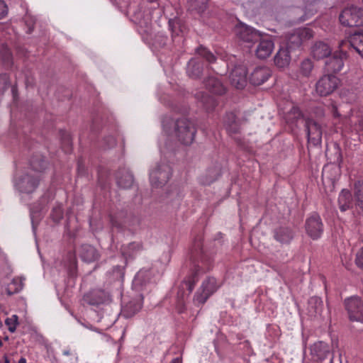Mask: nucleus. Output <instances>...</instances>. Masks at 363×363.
<instances>
[{"label": "nucleus", "mask_w": 363, "mask_h": 363, "mask_svg": "<svg viewBox=\"0 0 363 363\" xmlns=\"http://www.w3.org/2000/svg\"><path fill=\"white\" fill-rule=\"evenodd\" d=\"M45 165L46 162L44 160L33 159L30 162V169L16 174L13 180V186L22 200L29 197L37 189L41 179L39 172L45 168Z\"/></svg>", "instance_id": "1"}, {"label": "nucleus", "mask_w": 363, "mask_h": 363, "mask_svg": "<svg viewBox=\"0 0 363 363\" xmlns=\"http://www.w3.org/2000/svg\"><path fill=\"white\" fill-rule=\"evenodd\" d=\"M196 133V129L194 123L187 119L178 120L175 123L174 136L184 145H189L191 144Z\"/></svg>", "instance_id": "2"}, {"label": "nucleus", "mask_w": 363, "mask_h": 363, "mask_svg": "<svg viewBox=\"0 0 363 363\" xmlns=\"http://www.w3.org/2000/svg\"><path fill=\"white\" fill-rule=\"evenodd\" d=\"M172 169L167 164H157L150 170V182L155 189L162 188L168 182Z\"/></svg>", "instance_id": "3"}, {"label": "nucleus", "mask_w": 363, "mask_h": 363, "mask_svg": "<svg viewBox=\"0 0 363 363\" xmlns=\"http://www.w3.org/2000/svg\"><path fill=\"white\" fill-rule=\"evenodd\" d=\"M339 18L341 24L345 26H360L363 24V10L356 6L345 8Z\"/></svg>", "instance_id": "4"}, {"label": "nucleus", "mask_w": 363, "mask_h": 363, "mask_svg": "<svg viewBox=\"0 0 363 363\" xmlns=\"http://www.w3.org/2000/svg\"><path fill=\"white\" fill-rule=\"evenodd\" d=\"M339 79L333 74H325L321 77L315 84V91L318 95L326 96L331 94L338 87Z\"/></svg>", "instance_id": "5"}, {"label": "nucleus", "mask_w": 363, "mask_h": 363, "mask_svg": "<svg viewBox=\"0 0 363 363\" xmlns=\"http://www.w3.org/2000/svg\"><path fill=\"white\" fill-rule=\"evenodd\" d=\"M349 319L352 322L363 323V301L359 297H351L345 301Z\"/></svg>", "instance_id": "6"}, {"label": "nucleus", "mask_w": 363, "mask_h": 363, "mask_svg": "<svg viewBox=\"0 0 363 363\" xmlns=\"http://www.w3.org/2000/svg\"><path fill=\"white\" fill-rule=\"evenodd\" d=\"M236 36L243 42L256 43L261 39V33L255 29L245 24L240 23L235 28Z\"/></svg>", "instance_id": "7"}, {"label": "nucleus", "mask_w": 363, "mask_h": 363, "mask_svg": "<svg viewBox=\"0 0 363 363\" xmlns=\"http://www.w3.org/2000/svg\"><path fill=\"white\" fill-rule=\"evenodd\" d=\"M229 79L231 84L238 89L247 84V69L243 65L235 67L230 72Z\"/></svg>", "instance_id": "8"}, {"label": "nucleus", "mask_w": 363, "mask_h": 363, "mask_svg": "<svg viewBox=\"0 0 363 363\" xmlns=\"http://www.w3.org/2000/svg\"><path fill=\"white\" fill-rule=\"evenodd\" d=\"M306 230L308 235L313 239H318L323 233V223L317 214L309 217L306 223Z\"/></svg>", "instance_id": "9"}, {"label": "nucleus", "mask_w": 363, "mask_h": 363, "mask_svg": "<svg viewBox=\"0 0 363 363\" xmlns=\"http://www.w3.org/2000/svg\"><path fill=\"white\" fill-rule=\"evenodd\" d=\"M193 274L192 277H189L187 280H185L181 285V289L179 292L178 296L180 298H184L185 295L190 294L194 288V285L197 281L196 279V276L200 272H203L201 267L199 264L193 263L192 266Z\"/></svg>", "instance_id": "10"}, {"label": "nucleus", "mask_w": 363, "mask_h": 363, "mask_svg": "<svg viewBox=\"0 0 363 363\" xmlns=\"http://www.w3.org/2000/svg\"><path fill=\"white\" fill-rule=\"evenodd\" d=\"M256 49V55L259 59H265L272 54L274 45L269 36L261 35V39Z\"/></svg>", "instance_id": "11"}, {"label": "nucleus", "mask_w": 363, "mask_h": 363, "mask_svg": "<svg viewBox=\"0 0 363 363\" xmlns=\"http://www.w3.org/2000/svg\"><path fill=\"white\" fill-rule=\"evenodd\" d=\"M219 287L216 279L213 277L206 279L201 285V292L198 296L199 302L204 303Z\"/></svg>", "instance_id": "12"}, {"label": "nucleus", "mask_w": 363, "mask_h": 363, "mask_svg": "<svg viewBox=\"0 0 363 363\" xmlns=\"http://www.w3.org/2000/svg\"><path fill=\"white\" fill-rule=\"evenodd\" d=\"M346 58V52L340 50L335 52L332 57L325 62L326 69L328 72H338L342 70L344 66V60Z\"/></svg>", "instance_id": "13"}, {"label": "nucleus", "mask_w": 363, "mask_h": 363, "mask_svg": "<svg viewBox=\"0 0 363 363\" xmlns=\"http://www.w3.org/2000/svg\"><path fill=\"white\" fill-rule=\"evenodd\" d=\"M306 127L308 141L314 145L320 144L322 138L320 126L313 120L309 119L306 121Z\"/></svg>", "instance_id": "14"}, {"label": "nucleus", "mask_w": 363, "mask_h": 363, "mask_svg": "<svg viewBox=\"0 0 363 363\" xmlns=\"http://www.w3.org/2000/svg\"><path fill=\"white\" fill-rule=\"evenodd\" d=\"M142 306L143 297L138 295L134 299L123 306L121 315L125 318H131L141 309Z\"/></svg>", "instance_id": "15"}, {"label": "nucleus", "mask_w": 363, "mask_h": 363, "mask_svg": "<svg viewBox=\"0 0 363 363\" xmlns=\"http://www.w3.org/2000/svg\"><path fill=\"white\" fill-rule=\"evenodd\" d=\"M271 76V71L267 67H259L252 72L250 81L255 85H260Z\"/></svg>", "instance_id": "16"}, {"label": "nucleus", "mask_w": 363, "mask_h": 363, "mask_svg": "<svg viewBox=\"0 0 363 363\" xmlns=\"http://www.w3.org/2000/svg\"><path fill=\"white\" fill-rule=\"evenodd\" d=\"M77 253L81 259L86 262H94L99 257L98 251L93 246L89 245H82L79 248Z\"/></svg>", "instance_id": "17"}, {"label": "nucleus", "mask_w": 363, "mask_h": 363, "mask_svg": "<svg viewBox=\"0 0 363 363\" xmlns=\"http://www.w3.org/2000/svg\"><path fill=\"white\" fill-rule=\"evenodd\" d=\"M205 86L211 92L216 94L221 95L225 92V86L217 77H209L205 82Z\"/></svg>", "instance_id": "18"}, {"label": "nucleus", "mask_w": 363, "mask_h": 363, "mask_svg": "<svg viewBox=\"0 0 363 363\" xmlns=\"http://www.w3.org/2000/svg\"><path fill=\"white\" fill-rule=\"evenodd\" d=\"M311 353L317 359H323L329 353V346L323 342H315L311 347Z\"/></svg>", "instance_id": "19"}, {"label": "nucleus", "mask_w": 363, "mask_h": 363, "mask_svg": "<svg viewBox=\"0 0 363 363\" xmlns=\"http://www.w3.org/2000/svg\"><path fill=\"white\" fill-rule=\"evenodd\" d=\"M169 25L172 30V37L173 41L176 43H180L183 37V30L179 21L177 18L169 20Z\"/></svg>", "instance_id": "20"}, {"label": "nucleus", "mask_w": 363, "mask_h": 363, "mask_svg": "<svg viewBox=\"0 0 363 363\" xmlns=\"http://www.w3.org/2000/svg\"><path fill=\"white\" fill-rule=\"evenodd\" d=\"M311 52L313 57L320 60L328 57L331 52V49L326 43L318 42L313 45Z\"/></svg>", "instance_id": "21"}, {"label": "nucleus", "mask_w": 363, "mask_h": 363, "mask_svg": "<svg viewBox=\"0 0 363 363\" xmlns=\"http://www.w3.org/2000/svg\"><path fill=\"white\" fill-rule=\"evenodd\" d=\"M289 48H281L279 49L274 57V62L279 67L283 68L287 67L291 61Z\"/></svg>", "instance_id": "22"}, {"label": "nucleus", "mask_w": 363, "mask_h": 363, "mask_svg": "<svg viewBox=\"0 0 363 363\" xmlns=\"http://www.w3.org/2000/svg\"><path fill=\"white\" fill-rule=\"evenodd\" d=\"M351 46L363 57V32H355L350 36Z\"/></svg>", "instance_id": "23"}, {"label": "nucleus", "mask_w": 363, "mask_h": 363, "mask_svg": "<svg viewBox=\"0 0 363 363\" xmlns=\"http://www.w3.org/2000/svg\"><path fill=\"white\" fill-rule=\"evenodd\" d=\"M224 123L225 128L230 133H238L240 130V123L233 113H229L226 115Z\"/></svg>", "instance_id": "24"}, {"label": "nucleus", "mask_w": 363, "mask_h": 363, "mask_svg": "<svg viewBox=\"0 0 363 363\" xmlns=\"http://www.w3.org/2000/svg\"><path fill=\"white\" fill-rule=\"evenodd\" d=\"M203 66L201 62L196 58L189 60L187 65V73L189 77L197 78L200 76L202 72Z\"/></svg>", "instance_id": "25"}, {"label": "nucleus", "mask_w": 363, "mask_h": 363, "mask_svg": "<svg viewBox=\"0 0 363 363\" xmlns=\"http://www.w3.org/2000/svg\"><path fill=\"white\" fill-rule=\"evenodd\" d=\"M339 207L342 211H345L352 205V196L350 191L343 189L338 197Z\"/></svg>", "instance_id": "26"}, {"label": "nucleus", "mask_w": 363, "mask_h": 363, "mask_svg": "<svg viewBox=\"0 0 363 363\" xmlns=\"http://www.w3.org/2000/svg\"><path fill=\"white\" fill-rule=\"evenodd\" d=\"M117 184L121 188H129L133 183V177L128 171H124L123 174L118 173L116 176Z\"/></svg>", "instance_id": "27"}, {"label": "nucleus", "mask_w": 363, "mask_h": 363, "mask_svg": "<svg viewBox=\"0 0 363 363\" xmlns=\"http://www.w3.org/2000/svg\"><path fill=\"white\" fill-rule=\"evenodd\" d=\"M275 239L282 243H288L293 238V233L287 228H280L274 233Z\"/></svg>", "instance_id": "28"}, {"label": "nucleus", "mask_w": 363, "mask_h": 363, "mask_svg": "<svg viewBox=\"0 0 363 363\" xmlns=\"http://www.w3.org/2000/svg\"><path fill=\"white\" fill-rule=\"evenodd\" d=\"M354 200L357 207L363 208V181H359L354 184Z\"/></svg>", "instance_id": "29"}, {"label": "nucleus", "mask_w": 363, "mask_h": 363, "mask_svg": "<svg viewBox=\"0 0 363 363\" xmlns=\"http://www.w3.org/2000/svg\"><path fill=\"white\" fill-rule=\"evenodd\" d=\"M25 279L23 277H16L8 285L6 291L11 295L15 293H18L22 290L23 287V281Z\"/></svg>", "instance_id": "30"}, {"label": "nucleus", "mask_w": 363, "mask_h": 363, "mask_svg": "<svg viewBox=\"0 0 363 363\" xmlns=\"http://www.w3.org/2000/svg\"><path fill=\"white\" fill-rule=\"evenodd\" d=\"M299 38L301 42L309 40L313 36V30L309 28H300L295 30V37Z\"/></svg>", "instance_id": "31"}, {"label": "nucleus", "mask_w": 363, "mask_h": 363, "mask_svg": "<svg viewBox=\"0 0 363 363\" xmlns=\"http://www.w3.org/2000/svg\"><path fill=\"white\" fill-rule=\"evenodd\" d=\"M141 246L138 242L130 243L128 246H123L121 249L123 255L127 258L133 255L134 252L140 250Z\"/></svg>", "instance_id": "32"}, {"label": "nucleus", "mask_w": 363, "mask_h": 363, "mask_svg": "<svg viewBox=\"0 0 363 363\" xmlns=\"http://www.w3.org/2000/svg\"><path fill=\"white\" fill-rule=\"evenodd\" d=\"M208 0H189V7L192 10H196L199 13L203 12L207 6Z\"/></svg>", "instance_id": "33"}, {"label": "nucleus", "mask_w": 363, "mask_h": 363, "mask_svg": "<svg viewBox=\"0 0 363 363\" xmlns=\"http://www.w3.org/2000/svg\"><path fill=\"white\" fill-rule=\"evenodd\" d=\"M313 68V62L309 59L304 60L301 64V72L305 77L310 76Z\"/></svg>", "instance_id": "34"}, {"label": "nucleus", "mask_w": 363, "mask_h": 363, "mask_svg": "<svg viewBox=\"0 0 363 363\" xmlns=\"http://www.w3.org/2000/svg\"><path fill=\"white\" fill-rule=\"evenodd\" d=\"M301 117L302 113L300 109L296 106H294L288 113L286 116V121L288 123H294L295 121L300 119Z\"/></svg>", "instance_id": "35"}, {"label": "nucleus", "mask_w": 363, "mask_h": 363, "mask_svg": "<svg viewBox=\"0 0 363 363\" xmlns=\"http://www.w3.org/2000/svg\"><path fill=\"white\" fill-rule=\"evenodd\" d=\"M197 53L201 57L205 58L210 63L213 62L216 60V57L206 48L201 47L198 48Z\"/></svg>", "instance_id": "36"}, {"label": "nucleus", "mask_w": 363, "mask_h": 363, "mask_svg": "<svg viewBox=\"0 0 363 363\" xmlns=\"http://www.w3.org/2000/svg\"><path fill=\"white\" fill-rule=\"evenodd\" d=\"M6 325L8 326V329L11 333H14L18 325V316L13 315L9 318H7L5 320Z\"/></svg>", "instance_id": "37"}, {"label": "nucleus", "mask_w": 363, "mask_h": 363, "mask_svg": "<svg viewBox=\"0 0 363 363\" xmlns=\"http://www.w3.org/2000/svg\"><path fill=\"white\" fill-rule=\"evenodd\" d=\"M310 306L313 307L315 306L314 312L315 314H320L321 308L323 307V301L318 297H312L310 298L308 302Z\"/></svg>", "instance_id": "38"}, {"label": "nucleus", "mask_w": 363, "mask_h": 363, "mask_svg": "<svg viewBox=\"0 0 363 363\" xmlns=\"http://www.w3.org/2000/svg\"><path fill=\"white\" fill-rule=\"evenodd\" d=\"M301 44V40L299 38L295 37V31L290 35L288 38V48L289 50L296 46H299Z\"/></svg>", "instance_id": "39"}, {"label": "nucleus", "mask_w": 363, "mask_h": 363, "mask_svg": "<svg viewBox=\"0 0 363 363\" xmlns=\"http://www.w3.org/2000/svg\"><path fill=\"white\" fill-rule=\"evenodd\" d=\"M43 208H40V210H35L33 208H30V218L33 224V227L34 228V225L35 222H38L40 216V212Z\"/></svg>", "instance_id": "40"}, {"label": "nucleus", "mask_w": 363, "mask_h": 363, "mask_svg": "<svg viewBox=\"0 0 363 363\" xmlns=\"http://www.w3.org/2000/svg\"><path fill=\"white\" fill-rule=\"evenodd\" d=\"M8 87V78L6 74L0 76V94L3 93Z\"/></svg>", "instance_id": "41"}, {"label": "nucleus", "mask_w": 363, "mask_h": 363, "mask_svg": "<svg viewBox=\"0 0 363 363\" xmlns=\"http://www.w3.org/2000/svg\"><path fill=\"white\" fill-rule=\"evenodd\" d=\"M331 169V167L329 166V165H326L323 167V173H322V178H323V182H325V180L327 179H329V180H331L332 182V184L334 183V181H335V179H332L330 177V176L328 175V171Z\"/></svg>", "instance_id": "42"}, {"label": "nucleus", "mask_w": 363, "mask_h": 363, "mask_svg": "<svg viewBox=\"0 0 363 363\" xmlns=\"http://www.w3.org/2000/svg\"><path fill=\"white\" fill-rule=\"evenodd\" d=\"M356 264L361 268H363V247L357 253Z\"/></svg>", "instance_id": "43"}, {"label": "nucleus", "mask_w": 363, "mask_h": 363, "mask_svg": "<svg viewBox=\"0 0 363 363\" xmlns=\"http://www.w3.org/2000/svg\"><path fill=\"white\" fill-rule=\"evenodd\" d=\"M7 6L5 2L2 0H0V19L6 16L7 14Z\"/></svg>", "instance_id": "44"}, {"label": "nucleus", "mask_w": 363, "mask_h": 363, "mask_svg": "<svg viewBox=\"0 0 363 363\" xmlns=\"http://www.w3.org/2000/svg\"><path fill=\"white\" fill-rule=\"evenodd\" d=\"M52 216L55 221L59 220L62 217V211L61 208H57L55 209Z\"/></svg>", "instance_id": "45"}, {"label": "nucleus", "mask_w": 363, "mask_h": 363, "mask_svg": "<svg viewBox=\"0 0 363 363\" xmlns=\"http://www.w3.org/2000/svg\"><path fill=\"white\" fill-rule=\"evenodd\" d=\"M354 130L357 133H362V135H363V118L359 121L358 125H355Z\"/></svg>", "instance_id": "46"}, {"label": "nucleus", "mask_w": 363, "mask_h": 363, "mask_svg": "<svg viewBox=\"0 0 363 363\" xmlns=\"http://www.w3.org/2000/svg\"><path fill=\"white\" fill-rule=\"evenodd\" d=\"M169 123H172V121L170 119L168 121H166L164 120L162 121V128L164 132H165L167 134L169 133Z\"/></svg>", "instance_id": "47"}, {"label": "nucleus", "mask_w": 363, "mask_h": 363, "mask_svg": "<svg viewBox=\"0 0 363 363\" xmlns=\"http://www.w3.org/2000/svg\"><path fill=\"white\" fill-rule=\"evenodd\" d=\"M114 272H116V278L122 277L123 275V269L121 267L117 266L114 268Z\"/></svg>", "instance_id": "48"}, {"label": "nucleus", "mask_w": 363, "mask_h": 363, "mask_svg": "<svg viewBox=\"0 0 363 363\" xmlns=\"http://www.w3.org/2000/svg\"><path fill=\"white\" fill-rule=\"evenodd\" d=\"M107 140H108L107 144L108 147H111L115 145L116 140L113 137H109Z\"/></svg>", "instance_id": "49"}, {"label": "nucleus", "mask_w": 363, "mask_h": 363, "mask_svg": "<svg viewBox=\"0 0 363 363\" xmlns=\"http://www.w3.org/2000/svg\"><path fill=\"white\" fill-rule=\"evenodd\" d=\"M144 273H145V272H143V271L139 272L136 274V276H135V281H136V282L140 281L142 280V279H143V274H144Z\"/></svg>", "instance_id": "50"}, {"label": "nucleus", "mask_w": 363, "mask_h": 363, "mask_svg": "<svg viewBox=\"0 0 363 363\" xmlns=\"http://www.w3.org/2000/svg\"><path fill=\"white\" fill-rule=\"evenodd\" d=\"M18 363H27L26 359L25 357H21L19 359Z\"/></svg>", "instance_id": "51"}, {"label": "nucleus", "mask_w": 363, "mask_h": 363, "mask_svg": "<svg viewBox=\"0 0 363 363\" xmlns=\"http://www.w3.org/2000/svg\"><path fill=\"white\" fill-rule=\"evenodd\" d=\"M172 363H182V362L179 358H175L172 360Z\"/></svg>", "instance_id": "52"}, {"label": "nucleus", "mask_w": 363, "mask_h": 363, "mask_svg": "<svg viewBox=\"0 0 363 363\" xmlns=\"http://www.w3.org/2000/svg\"><path fill=\"white\" fill-rule=\"evenodd\" d=\"M62 353L65 356H69L70 354V352L68 350H64Z\"/></svg>", "instance_id": "53"}, {"label": "nucleus", "mask_w": 363, "mask_h": 363, "mask_svg": "<svg viewBox=\"0 0 363 363\" xmlns=\"http://www.w3.org/2000/svg\"><path fill=\"white\" fill-rule=\"evenodd\" d=\"M103 301H104L103 300L96 301L92 302L91 303L92 304H99V303H102Z\"/></svg>", "instance_id": "54"}, {"label": "nucleus", "mask_w": 363, "mask_h": 363, "mask_svg": "<svg viewBox=\"0 0 363 363\" xmlns=\"http://www.w3.org/2000/svg\"><path fill=\"white\" fill-rule=\"evenodd\" d=\"M7 52H8V53H7V56L6 57V60H9V57H10V53H9V51H7Z\"/></svg>", "instance_id": "55"}, {"label": "nucleus", "mask_w": 363, "mask_h": 363, "mask_svg": "<svg viewBox=\"0 0 363 363\" xmlns=\"http://www.w3.org/2000/svg\"><path fill=\"white\" fill-rule=\"evenodd\" d=\"M215 179H216V178H215V179H212V180H210L209 182H206V183H211V182H213V180H215Z\"/></svg>", "instance_id": "56"}, {"label": "nucleus", "mask_w": 363, "mask_h": 363, "mask_svg": "<svg viewBox=\"0 0 363 363\" xmlns=\"http://www.w3.org/2000/svg\"><path fill=\"white\" fill-rule=\"evenodd\" d=\"M344 44V42H342V43L340 45V47H342V45Z\"/></svg>", "instance_id": "57"}, {"label": "nucleus", "mask_w": 363, "mask_h": 363, "mask_svg": "<svg viewBox=\"0 0 363 363\" xmlns=\"http://www.w3.org/2000/svg\"><path fill=\"white\" fill-rule=\"evenodd\" d=\"M1 344H2V342H1V341L0 340V346L1 345Z\"/></svg>", "instance_id": "58"}, {"label": "nucleus", "mask_w": 363, "mask_h": 363, "mask_svg": "<svg viewBox=\"0 0 363 363\" xmlns=\"http://www.w3.org/2000/svg\"><path fill=\"white\" fill-rule=\"evenodd\" d=\"M6 363H9V362L8 360L6 361Z\"/></svg>", "instance_id": "59"}, {"label": "nucleus", "mask_w": 363, "mask_h": 363, "mask_svg": "<svg viewBox=\"0 0 363 363\" xmlns=\"http://www.w3.org/2000/svg\"><path fill=\"white\" fill-rule=\"evenodd\" d=\"M150 1H154L155 0H150Z\"/></svg>", "instance_id": "60"}]
</instances>
